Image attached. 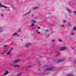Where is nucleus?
Returning <instances> with one entry per match:
<instances>
[{
    "label": "nucleus",
    "instance_id": "f257e3e1",
    "mask_svg": "<svg viewBox=\"0 0 76 76\" xmlns=\"http://www.w3.org/2000/svg\"><path fill=\"white\" fill-rule=\"evenodd\" d=\"M20 61V59H18L14 61L13 63L11 64V66H14V67H19L18 65H15L14 64L18 62V61Z\"/></svg>",
    "mask_w": 76,
    "mask_h": 76
},
{
    "label": "nucleus",
    "instance_id": "f03ea898",
    "mask_svg": "<svg viewBox=\"0 0 76 76\" xmlns=\"http://www.w3.org/2000/svg\"><path fill=\"white\" fill-rule=\"evenodd\" d=\"M66 48L67 47H62L61 48L60 50L61 51H63V50H66Z\"/></svg>",
    "mask_w": 76,
    "mask_h": 76
},
{
    "label": "nucleus",
    "instance_id": "7ed1b4c3",
    "mask_svg": "<svg viewBox=\"0 0 76 76\" xmlns=\"http://www.w3.org/2000/svg\"><path fill=\"white\" fill-rule=\"evenodd\" d=\"M31 45V44L30 43H27L26 44V46L27 47H29L30 45Z\"/></svg>",
    "mask_w": 76,
    "mask_h": 76
},
{
    "label": "nucleus",
    "instance_id": "20e7f679",
    "mask_svg": "<svg viewBox=\"0 0 76 76\" xmlns=\"http://www.w3.org/2000/svg\"><path fill=\"white\" fill-rule=\"evenodd\" d=\"M7 50H8V49H7L5 50L3 52H1V54H4V53H5V52H6V51H7Z\"/></svg>",
    "mask_w": 76,
    "mask_h": 76
},
{
    "label": "nucleus",
    "instance_id": "39448f33",
    "mask_svg": "<svg viewBox=\"0 0 76 76\" xmlns=\"http://www.w3.org/2000/svg\"><path fill=\"white\" fill-rule=\"evenodd\" d=\"M0 6L1 7H5V8H7V7L6 6H4L3 5H2L1 3H0Z\"/></svg>",
    "mask_w": 76,
    "mask_h": 76
},
{
    "label": "nucleus",
    "instance_id": "423d86ee",
    "mask_svg": "<svg viewBox=\"0 0 76 76\" xmlns=\"http://www.w3.org/2000/svg\"><path fill=\"white\" fill-rule=\"evenodd\" d=\"M8 73H9V72L8 71H7L5 72L4 74V75H7V74H8Z\"/></svg>",
    "mask_w": 76,
    "mask_h": 76
},
{
    "label": "nucleus",
    "instance_id": "0eeeda50",
    "mask_svg": "<svg viewBox=\"0 0 76 76\" xmlns=\"http://www.w3.org/2000/svg\"><path fill=\"white\" fill-rule=\"evenodd\" d=\"M31 22L33 23H36V21L34 20H31Z\"/></svg>",
    "mask_w": 76,
    "mask_h": 76
},
{
    "label": "nucleus",
    "instance_id": "6e6552de",
    "mask_svg": "<svg viewBox=\"0 0 76 76\" xmlns=\"http://www.w3.org/2000/svg\"><path fill=\"white\" fill-rule=\"evenodd\" d=\"M10 53H11V52L10 51H9L7 53V55H10Z\"/></svg>",
    "mask_w": 76,
    "mask_h": 76
},
{
    "label": "nucleus",
    "instance_id": "1a4fd4ad",
    "mask_svg": "<svg viewBox=\"0 0 76 76\" xmlns=\"http://www.w3.org/2000/svg\"><path fill=\"white\" fill-rule=\"evenodd\" d=\"M35 25V24L34 23H32V25H31V26H34Z\"/></svg>",
    "mask_w": 76,
    "mask_h": 76
},
{
    "label": "nucleus",
    "instance_id": "9d476101",
    "mask_svg": "<svg viewBox=\"0 0 76 76\" xmlns=\"http://www.w3.org/2000/svg\"><path fill=\"white\" fill-rule=\"evenodd\" d=\"M36 32H37V34H40V32H39L38 31V30H36Z\"/></svg>",
    "mask_w": 76,
    "mask_h": 76
},
{
    "label": "nucleus",
    "instance_id": "9b49d317",
    "mask_svg": "<svg viewBox=\"0 0 76 76\" xmlns=\"http://www.w3.org/2000/svg\"><path fill=\"white\" fill-rule=\"evenodd\" d=\"M67 10L68 11H69V13H70V12H71V11H70V10H69V9L67 8Z\"/></svg>",
    "mask_w": 76,
    "mask_h": 76
},
{
    "label": "nucleus",
    "instance_id": "f8f14e48",
    "mask_svg": "<svg viewBox=\"0 0 76 76\" xmlns=\"http://www.w3.org/2000/svg\"><path fill=\"white\" fill-rule=\"evenodd\" d=\"M37 7H34V8H33V10H35V9H37Z\"/></svg>",
    "mask_w": 76,
    "mask_h": 76
},
{
    "label": "nucleus",
    "instance_id": "ddd939ff",
    "mask_svg": "<svg viewBox=\"0 0 76 76\" xmlns=\"http://www.w3.org/2000/svg\"><path fill=\"white\" fill-rule=\"evenodd\" d=\"M74 30L75 31H76V27H75L74 28Z\"/></svg>",
    "mask_w": 76,
    "mask_h": 76
},
{
    "label": "nucleus",
    "instance_id": "4468645a",
    "mask_svg": "<svg viewBox=\"0 0 76 76\" xmlns=\"http://www.w3.org/2000/svg\"><path fill=\"white\" fill-rule=\"evenodd\" d=\"M59 41L60 42H61L62 41L61 39H59Z\"/></svg>",
    "mask_w": 76,
    "mask_h": 76
},
{
    "label": "nucleus",
    "instance_id": "2eb2a0df",
    "mask_svg": "<svg viewBox=\"0 0 76 76\" xmlns=\"http://www.w3.org/2000/svg\"><path fill=\"white\" fill-rule=\"evenodd\" d=\"M17 34V33H15V34H13V35H16Z\"/></svg>",
    "mask_w": 76,
    "mask_h": 76
},
{
    "label": "nucleus",
    "instance_id": "dca6fc26",
    "mask_svg": "<svg viewBox=\"0 0 76 76\" xmlns=\"http://www.w3.org/2000/svg\"><path fill=\"white\" fill-rule=\"evenodd\" d=\"M31 12V11H29L28 13H27L26 15H28V14H29V13H30V12Z\"/></svg>",
    "mask_w": 76,
    "mask_h": 76
},
{
    "label": "nucleus",
    "instance_id": "f3484780",
    "mask_svg": "<svg viewBox=\"0 0 76 76\" xmlns=\"http://www.w3.org/2000/svg\"><path fill=\"white\" fill-rule=\"evenodd\" d=\"M1 16L2 17H3V14H1Z\"/></svg>",
    "mask_w": 76,
    "mask_h": 76
},
{
    "label": "nucleus",
    "instance_id": "a211bd4d",
    "mask_svg": "<svg viewBox=\"0 0 76 76\" xmlns=\"http://www.w3.org/2000/svg\"><path fill=\"white\" fill-rule=\"evenodd\" d=\"M64 23H66V21L65 20L64 21Z\"/></svg>",
    "mask_w": 76,
    "mask_h": 76
},
{
    "label": "nucleus",
    "instance_id": "6ab92c4d",
    "mask_svg": "<svg viewBox=\"0 0 76 76\" xmlns=\"http://www.w3.org/2000/svg\"><path fill=\"white\" fill-rule=\"evenodd\" d=\"M12 50H13V48H12V49L11 50V51H12Z\"/></svg>",
    "mask_w": 76,
    "mask_h": 76
},
{
    "label": "nucleus",
    "instance_id": "aec40b11",
    "mask_svg": "<svg viewBox=\"0 0 76 76\" xmlns=\"http://www.w3.org/2000/svg\"><path fill=\"white\" fill-rule=\"evenodd\" d=\"M62 26H65L64 25H62Z\"/></svg>",
    "mask_w": 76,
    "mask_h": 76
},
{
    "label": "nucleus",
    "instance_id": "412c9836",
    "mask_svg": "<svg viewBox=\"0 0 76 76\" xmlns=\"http://www.w3.org/2000/svg\"><path fill=\"white\" fill-rule=\"evenodd\" d=\"M71 34L72 35H73V33H71Z\"/></svg>",
    "mask_w": 76,
    "mask_h": 76
},
{
    "label": "nucleus",
    "instance_id": "4be33fe9",
    "mask_svg": "<svg viewBox=\"0 0 76 76\" xmlns=\"http://www.w3.org/2000/svg\"><path fill=\"white\" fill-rule=\"evenodd\" d=\"M38 29H40V27H38Z\"/></svg>",
    "mask_w": 76,
    "mask_h": 76
},
{
    "label": "nucleus",
    "instance_id": "5701e85b",
    "mask_svg": "<svg viewBox=\"0 0 76 76\" xmlns=\"http://www.w3.org/2000/svg\"><path fill=\"white\" fill-rule=\"evenodd\" d=\"M52 42H54V41H55V40H52Z\"/></svg>",
    "mask_w": 76,
    "mask_h": 76
},
{
    "label": "nucleus",
    "instance_id": "b1692460",
    "mask_svg": "<svg viewBox=\"0 0 76 76\" xmlns=\"http://www.w3.org/2000/svg\"><path fill=\"white\" fill-rule=\"evenodd\" d=\"M20 32H21V31H20Z\"/></svg>",
    "mask_w": 76,
    "mask_h": 76
},
{
    "label": "nucleus",
    "instance_id": "393cba45",
    "mask_svg": "<svg viewBox=\"0 0 76 76\" xmlns=\"http://www.w3.org/2000/svg\"><path fill=\"white\" fill-rule=\"evenodd\" d=\"M18 36H19V35H18Z\"/></svg>",
    "mask_w": 76,
    "mask_h": 76
},
{
    "label": "nucleus",
    "instance_id": "a878e982",
    "mask_svg": "<svg viewBox=\"0 0 76 76\" xmlns=\"http://www.w3.org/2000/svg\"><path fill=\"white\" fill-rule=\"evenodd\" d=\"M49 70H50V69H49Z\"/></svg>",
    "mask_w": 76,
    "mask_h": 76
},
{
    "label": "nucleus",
    "instance_id": "bb28decb",
    "mask_svg": "<svg viewBox=\"0 0 76 76\" xmlns=\"http://www.w3.org/2000/svg\"><path fill=\"white\" fill-rule=\"evenodd\" d=\"M0 32H1V31H0Z\"/></svg>",
    "mask_w": 76,
    "mask_h": 76
}]
</instances>
